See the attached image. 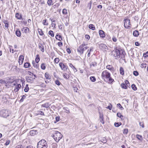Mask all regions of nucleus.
Listing matches in <instances>:
<instances>
[{
	"instance_id": "nucleus-4",
	"label": "nucleus",
	"mask_w": 148,
	"mask_h": 148,
	"mask_svg": "<svg viewBox=\"0 0 148 148\" xmlns=\"http://www.w3.org/2000/svg\"><path fill=\"white\" fill-rule=\"evenodd\" d=\"M11 114L10 111L6 110H3L0 112V115L3 117L6 118Z\"/></svg>"
},
{
	"instance_id": "nucleus-20",
	"label": "nucleus",
	"mask_w": 148,
	"mask_h": 148,
	"mask_svg": "<svg viewBox=\"0 0 148 148\" xmlns=\"http://www.w3.org/2000/svg\"><path fill=\"white\" fill-rule=\"evenodd\" d=\"M22 30L25 33H27L29 32V29L27 27H24L23 28Z\"/></svg>"
},
{
	"instance_id": "nucleus-59",
	"label": "nucleus",
	"mask_w": 148,
	"mask_h": 148,
	"mask_svg": "<svg viewBox=\"0 0 148 148\" xmlns=\"http://www.w3.org/2000/svg\"><path fill=\"white\" fill-rule=\"evenodd\" d=\"M26 97V96L23 95L22 96V98L20 100V101L23 102V101L24 99H25Z\"/></svg>"
},
{
	"instance_id": "nucleus-6",
	"label": "nucleus",
	"mask_w": 148,
	"mask_h": 148,
	"mask_svg": "<svg viewBox=\"0 0 148 148\" xmlns=\"http://www.w3.org/2000/svg\"><path fill=\"white\" fill-rule=\"evenodd\" d=\"M89 47L87 46H85L84 47L82 46H79L77 49V52L79 53L80 55L83 54L84 52Z\"/></svg>"
},
{
	"instance_id": "nucleus-11",
	"label": "nucleus",
	"mask_w": 148,
	"mask_h": 148,
	"mask_svg": "<svg viewBox=\"0 0 148 148\" xmlns=\"http://www.w3.org/2000/svg\"><path fill=\"white\" fill-rule=\"evenodd\" d=\"M99 33L101 37L103 38L105 37V34L104 32L102 30H99Z\"/></svg>"
},
{
	"instance_id": "nucleus-24",
	"label": "nucleus",
	"mask_w": 148,
	"mask_h": 148,
	"mask_svg": "<svg viewBox=\"0 0 148 148\" xmlns=\"http://www.w3.org/2000/svg\"><path fill=\"white\" fill-rule=\"evenodd\" d=\"M30 66V64L29 62H26L25 63L24 65V67L26 68H29Z\"/></svg>"
},
{
	"instance_id": "nucleus-29",
	"label": "nucleus",
	"mask_w": 148,
	"mask_h": 148,
	"mask_svg": "<svg viewBox=\"0 0 148 148\" xmlns=\"http://www.w3.org/2000/svg\"><path fill=\"white\" fill-rule=\"evenodd\" d=\"M45 76L47 79H50V76L47 73H45Z\"/></svg>"
},
{
	"instance_id": "nucleus-50",
	"label": "nucleus",
	"mask_w": 148,
	"mask_h": 148,
	"mask_svg": "<svg viewBox=\"0 0 148 148\" xmlns=\"http://www.w3.org/2000/svg\"><path fill=\"white\" fill-rule=\"evenodd\" d=\"M55 84L58 85H60L61 84L60 82L58 80H56L55 81Z\"/></svg>"
},
{
	"instance_id": "nucleus-9",
	"label": "nucleus",
	"mask_w": 148,
	"mask_h": 148,
	"mask_svg": "<svg viewBox=\"0 0 148 148\" xmlns=\"http://www.w3.org/2000/svg\"><path fill=\"white\" fill-rule=\"evenodd\" d=\"M59 65L61 69L64 70H66L68 68V66L66 64L62 63H60Z\"/></svg>"
},
{
	"instance_id": "nucleus-10",
	"label": "nucleus",
	"mask_w": 148,
	"mask_h": 148,
	"mask_svg": "<svg viewBox=\"0 0 148 148\" xmlns=\"http://www.w3.org/2000/svg\"><path fill=\"white\" fill-rule=\"evenodd\" d=\"M26 79L27 82L29 83H32L34 79H35V77L33 78V77H26Z\"/></svg>"
},
{
	"instance_id": "nucleus-61",
	"label": "nucleus",
	"mask_w": 148,
	"mask_h": 148,
	"mask_svg": "<svg viewBox=\"0 0 148 148\" xmlns=\"http://www.w3.org/2000/svg\"><path fill=\"white\" fill-rule=\"evenodd\" d=\"M6 83V82L5 80H3L2 79L0 80V83L1 84H5Z\"/></svg>"
},
{
	"instance_id": "nucleus-22",
	"label": "nucleus",
	"mask_w": 148,
	"mask_h": 148,
	"mask_svg": "<svg viewBox=\"0 0 148 148\" xmlns=\"http://www.w3.org/2000/svg\"><path fill=\"white\" fill-rule=\"evenodd\" d=\"M56 38L57 40L59 41H61L62 40V36L61 35H57L56 36Z\"/></svg>"
},
{
	"instance_id": "nucleus-23",
	"label": "nucleus",
	"mask_w": 148,
	"mask_h": 148,
	"mask_svg": "<svg viewBox=\"0 0 148 148\" xmlns=\"http://www.w3.org/2000/svg\"><path fill=\"white\" fill-rule=\"evenodd\" d=\"M88 27H89V28H90V29H92L93 30H95V26L93 24H90L89 25Z\"/></svg>"
},
{
	"instance_id": "nucleus-31",
	"label": "nucleus",
	"mask_w": 148,
	"mask_h": 148,
	"mask_svg": "<svg viewBox=\"0 0 148 148\" xmlns=\"http://www.w3.org/2000/svg\"><path fill=\"white\" fill-rule=\"evenodd\" d=\"M136 138L142 141L143 140L142 136L139 134H137L136 135Z\"/></svg>"
},
{
	"instance_id": "nucleus-2",
	"label": "nucleus",
	"mask_w": 148,
	"mask_h": 148,
	"mask_svg": "<svg viewBox=\"0 0 148 148\" xmlns=\"http://www.w3.org/2000/svg\"><path fill=\"white\" fill-rule=\"evenodd\" d=\"M112 55L116 59H118L119 58H122L123 60H125V55L122 52L121 53L120 51L118 49L114 50L112 52Z\"/></svg>"
},
{
	"instance_id": "nucleus-47",
	"label": "nucleus",
	"mask_w": 148,
	"mask_h": 148,
	"mask_svg": "<svg viewBox=\"0 0 148 148\" xmlns=\"http://www.w3.org/2000/svg\"><path fill=\"white\" fill-rule=\"evenodd\" d=\"M37 115L40 114L41 115H44V113L43 112L40 111H38L36 113Z\"/></svg>"
},
{
	"instance_id": "nucleus-33",
	"label": "nucleus",
	"mask_w": 148,
	"mask_h": 148,
	"mask_svg": "<svg viewBox=\"0 0 148 148\" xmlns=\"http://www.w3.org/2000/svg\"><path fill=\"white\" fill-rule=\"evenodd\" d=\"M49 104L48 103H45L42 105V107L47 108L49 107Z\"/></svg>"
},
{
	"instance_id": "nucleus-40",
	"label": "nucleus",
	"mask_w": 148,
	"mask_h": 148,
	"mask_svg": "<svg viewBox=\"0 0 148 148\" xmlns=\"http://www.w3.org/2000/svg\"><path fill=\"white\" fill-rule=\"evenodd\" d=\"M97 63L95 62H92L90 64V67L93 66V67H95L97 66Z\"/></svg>"
},
{
	"instance_id": "nucleus-26",
	"label": "nucleus",
	"mask_w": 148,
	"mask_h": 148,
	"mask_svg": "<svg viewBox=\"0 0 148 148\" xmlns=\"http://www.w3.org/2000/svg\"><path fill=\"white\" fill-rule=\"evenodd\" d=\"M120 72L121 74L122 75H124V71L123 70V69L122 67H121L120 68Z\"/></svg>"
},
{
	"instance_id": "nucleus-39",
	"label": "nucleus",
	"mask_w": 148,
	"mask_h": 148,
	"mask_svg": "<svg viewBox=\"0 0 148 148\" xmlns=\"http://www.w3.org/2000/svg\"><path fill=\"white\" fill-rule=\"evenodd\" d=\"M90 79L92 82H95L96 81V78L94 76H91L90 77Z\"/></svg>"
},
{
	"instance_id": "nucleus-34",
	"label": "nucleus",
	"mask_w": 148,
	"mask_h": 148,
	"mask_svg": "<svg viewBox=\"0 0 148 148\" xmlns=\"http://www.w3.org/2000/svg\"><path fill=\"white\" fill-rule=\"evenodd\" d=\"M47 20L46 19H45L42 21V24L43 25H48V23L47 22Z\"/></svg>"
},
{
	"instance_id": "nucleus-15",
	"label": "nucleus",
	"mask_w": 148,
	"mask_h": 148,
	"mask_svg": "<svg viewBox=\"0 0 148 148\" xmlns=\"http://www.w3.org/2000/svg\"><path fill=\"white\" fill-rule=\"evenodd\" d=\"M18 60L19 64H20V61H21V64H22L23 61L24 56H20L19 57Z\"/></svg>"
},
{
	"instance_id": "nucleus-57",
	"label": "nucleus",
	"mask_w": 148,
	"mask_h": 148,
	"mask_svg": "<svg viewBox=\"0 0 148 148\" xmlns=\"http://www.w3.org/2000/svg\"><path fill=\"white\" fill-rule=\"evenodd\" d=\"M128 130L127 129H125L124 130L123 133L124 134H127L128 133Z\"/></svg>"
},
{
	"instance_id": "nucleus-19",
	"label": "nucleus",
	"mask_w": 148,
	"mask_h": 148,
	"mask_svg": "<svg viewBox=\"0 0 148 148\" xmlns=\"http://www.w3.org/2000/svg\"><path fill=\"white\" fill-rule=\"evenodd\" d=\"M62 13L64 15L65 17H67V10L66 9H64L63 10Z\"/></svg>"
},
{
	"instance_id": "nucleus-45",
	"label": "nucleus",
	"mask_w": 148,
	"mask_h": 148,
	"mask_svg": "<svg viewBox=\"0 0 148 148\" xmlns=\"http://www.w3.org/2000/svg\"><path fill=\"white\" fill-rule=\"evenodd\" d=\"M124 83L127 87H129V86H130V83L127 80H125V81Z\"/></svg>"
},
{
	"instance_id": "nucleus-44",
	"label": "nucleus",
	"mask_w": 148,
	"mask_h": 148,
	"mask_svg": "<svg viewBox=\"0 0 148 148\" xmlns=\"http://www.w3.org/2000/svg\"><path fill=\"white\" fill-rule=\"evenodd\" d=\"M121 125V123H115L114 124V125L116 127H119L120 125Z\"/></svg>"
},
{
	"instance_id": "nucleus-5",
	"label": "nucleus",
	"mask_w": 148,
	"mask_h": 148,
	"mask_svg": "<svg viewBox=\"0 0 148 148\" xmlns=\"http://www.w3.org/2000/svg\"><path fill=\"white\" fill-rule=\"evenodd\" d=\"M62 137L61 134L58 132H55L54 135L53 136V137L57 143L59 142Z\"/></svg>"
},
{
	"instance_id": "nucleus-48",
	"label": "nucleus",
	"mask_w": 148,
	"mask_h": 148,
	"mask_svg": "<svg viewBox=\"0 0 148 148\" xmlns=\"http://www.w3.org/2000/svg\"><path fill=\"white\" fill-rule=\"evenodd\" d=\"M52 146L53 148H57V144L56 143H53L52 144Z\"/></svg>"
},
{
	"instance_id": "nucleus-49",
	"label": "nucleus",
	"mask_w": 148,
	"mask_h": 148,
	"mask_svg": "<svg viewBox=\"0 0 148 148\" xmlns=\"http://www.w3.org/2000/svg\"><path fill=\"white\" fill-rule=\"evenodd\" d=\"M106 68L109 70H111L113 69L112 66L110 65H108L106 66Z\"/></svg>"
},
{
	"instance_id": "nucleus-55",
	"label": "nucleus",
	"mask_w": 148,
	"mask_h": 148,
	"mask_svg": "<svg viewBox=\"0 0 148 148\" xmlns=\"http://www.w3.org/2000/svg\"><path fill=\"white\" fill-rule=\"evenodd\" d=\"M146 64L145 63H143L141 64L140 66L142 67V68H145L146 67Z\"/></svg>"
},
{
	"instance_id": "nucleus-3",
	"label": "nucleus",
	"mask_w": 148,
	"mask_h": 148,
	"mask_svg": "<svg viewBox=\"0 0 148 148\" xmlns=\"http://www.w3.org/2000/svg\"><path fill=\"white\" fill-rule=\"evenodd\" d=\"M47 143L44 139H42L38 143L37 148H47Z\"/></svg>"
},
{
	"instance_id": "nucleus-17",
	"label": "nucleus",
	"mask_w": 148,
	"mask_h": 148,
	"mask_svg": "<svg viewBox=\"0 0 148 148\" xmlns=\"http://www.w3.org/2000/svg\"><path fill=\"white\" fill-rule=\"evenodd\" d=\"M133 35L134 36L138 37L139 35L138 32L137 30H135L133 32Z\"/></svg>"
},
{
	"instance_id": "nucleus-13",
	"label": "nucleus",
	"mask_w": 148,
	"mask_h": 148,
	"mask_svg": "<svg viewBox=\"0 0 148 148\" xmlns=\"http://www.w3.org/2000/svg\"><path fill=\"white\" fill-rule=\"evenodd\" d=\"M30 135L32 136H34L37 134L38 132L36 130H32L29 132Z\"/></svg>"
},
{
	"instance_id": "nucleus-1",
	"label": "nucleus",
	"mask_w": 148,
	"mask_h": 148,
	"mask_svg": "<svg viewBox=\"0 0 148 148\" xmlns=\"http://www.w3.org/2000/svg\"><path fill=\"white\" fill-rule=\"evenodd\" d=\"M101 76L105 81L109 84L112 83L114 80L110 77V74L107 71H103L102 73Z\"/></svg>"
},
{
	"instance_id": "nucleus-16",
	"label": "nucleus",
	"mask_w": 148,
	"mask_h": 148,
	"mask_svg": "<svg viewBox=\"0 0 148 148\" xmlns=\"http://www.w3.org/2000/svg\"><path fill=\"white\" fill-rule=\"evenodd\" d=\"M38 31L39 35L41 36H45V35L42 30L41 29H38Z\"/></svg>"
},
{
	"instance_id": "nucleus-28",
	"label": "nucleus",
	"mask_w": 148,
	"mask_h": 148,
	"mask_svg": "<svg viewBox=\"0 0 148 148\" xmlns=\"http://www.w3.org/2000/svg\"><path fill=\"white\" fill-rule=\"evenodd\" d=\"M93 49V48L92 47H90V48L88 49L87 51L88 52V57L90 56V53Z\"/></svg>"
},
{
	"instance_id": "nucleus-7",
	"label": "nucleus",
	"mask_w": 148,
	"mask_h": 148,
	"mask_svg": "<svg viewBox=\"0 0 148 148\" xmlns=\"http://www.w3.org/2000/svg\"><path fill=\"white\" fill-rule=\"evenodd\" d=\"M96 45L97 46H99V48L104 51H106L108 49V47L104 44L101 43L100 44L98 42L96 43Z\"/></svg>"
},
{
	"instance_id": "nucleus-52",
	"label": "nucleus",
	"mask_w": 148,
	"mask_h": 148,
	"mask_svg": "<svg viewBox=\"0 0 148 148\" xmlns=\"http://www.w3.org/2000/svg\"><path fill=\"white\" fill-rule=\"evenodd\" d=\"M144 57L145 58H147L148 57V51L145 53H144L143 54Z\"/></svg>"
},
{
	"instance_id": "nucleus-27",
	"label": "nucleus",
	"mask_w": 148,
	"mask_h": 148,
	"mask_svg": "<svg viewBox=\"0 0 148 148\" xmlns=\"http://www.w3.org/2000/svg\"><path fill=\"white\" fill-rule=\"evenodd\" d=\"M32 64L35 68H38V65L37 63H35L34 61H33L32 62Z\"/></svg>"
},
{
	"instance_id": "nucleus-64",
	"label": "nucleus",
	"mask_w": 148,
	"mask_h": 148,
	"mask_svg": "<svg viewBox=\"0 0 148 148\" xmlns=\"http://www.w3.org/2000/svg\"><path fill=\"white\" fill-rule=\"evenodd\" d=\"M85 38L86 39H88V40H89L90 38V36L88 35V34L86 35L85 36Z\"/></svg>"
},
{
	"instance_id": "nucleus-25",
	"label": "nucleus",
	"mask_w": 148,
	"mask_h": 148,
	"mask_svg": "<svg viewBox=\"0 0 148 148\" xmlns=\"http://www.w3.org/2000/svg\"><path fill=\"white\" fill-rule=\"evenodd\" d=\"M16 34L18 37H20L21 36V33L20 31L18 29L16 30L15 32Z\"/></svg>"
},
{
	"instance_id": "nucleus-54",
	"label": "nucleus",
	"mask_w": 148,
	"mask_h": 148,
	"mask_svg": "<svg viewBox=\"0 0 148 148\" xmlns=\"http://www.w3.org/2000/svg\"><path fill=\"white\" fill-rule=\"evenodd\" d=\"M133 74L135 76H137L139 74L138 71H134L133 72Z\"/></svg>"
},
{
	"instance_id": "nucleus-58",
	"label": "nucleus",
	"mask_w": 148,
	"mask_h": 148,
	"mask_svg": "<svg viewBox=\"0 0 148 148\" xmlns=\"http://www.w3.org/2000/svg\"><path fill=\"white\" fill-rule=\"evenodd\" d=\"M107 108L109 109V110H111L112 108V105L111 104H110V105L106 108Z\"/></svg>"
},
{
	"instance_id": "nucleus-56",
	"label": "nucleus",
	"mask_w": 148,
	"mask_h": 148,
	"mask_svg": "<svg viewBox=\"0 0 148 148\" xmlns=\"http://www.w3.org/2000/svg\"><path fill=\"white\" fill-rule=\"evenodd\" d=\"M139 125L140 126L142 127L143 128H144V123L143 122H139Z\"/></svg>"
},
{
	"instance_id": "nucleus-21",
	"label": "nucleus",
	"mask_w": 148,
	"mask_h": 148,
	"mask_svg": "<svg viewBox=\"0 0 148 148\" xmlns=\"http://www.w3.org/2000/svg\"><path fill=\"white\" fill-rule=\"evenodd\" d=\"M100 121L103 124H104V122L103 121V115L102 114H100Z\"/></svg>"
},
{
	"instance_id": "nucleus-60",
	"label": "nucleus",
	"mask_w": 148,
	"mask_h": 148,
	"mask_svg": "<svg viewBox=\"0 0 148 148\" xmlns=\"http://www.w3.org/2000/svg\"><path fill=\"white\" fill-rule=\"evenodd\" d=\"M58 46L60 47H61L62 46V43L61 42H59L58 43Z\"/></svg>"
},
{
	"instance_id": "nucleus-53",
	"label": "nucleus",
	"mask_w": 148,
	"mask_h": 148,
	"mask_svg": "<svg viewBox=\"0 0 148 148\" xmlns=\"http://www.w3.org/2000/svg\"><path fill=\"white\" fill-rule=\"evenodd\" d=\"M60 60L58 58H56L55 59L54 62H55L58 63L59 61Z\"/></svg>"
},
{
	"instance_id": "nucleus-43",
	"label": "nucleus",
	"mask_w": 148,
	"mask_h": 148,
	"mask_svg": "<svg viewBox=\"0 0 148 148\" xmlns=\"http://www.w3.org/2000/svg\"><path fill=\"white\" fill-rule=\"evenodd\" d=\"M41 68L42 69L45 70L46 69V66L44 63H42L41 66Z\"/></svg>"
},
{
	"instance_id": "nucleus-41",
	"label": "nucleus",
	"mask_w": 148,
	"mask_h": 148,
	"mask_svg": "<svg viewBox=\"0 0 148 148\" xmlns=\"http://www.w3.org/2000/svg\"><path fill=\"white\" fill-rule=\"evenodd\" d=\"M131 87L132 89L134 90H137V88L136 87V85L134 84H133L131 85Z\"/></svg>"
},
{
	"instance_id": "nucleus-63",
	"label": "nucleus",
	"mask_w": 148,
	"mask_h": 148,
	"mask_svg": "<svg viewBox=\"0 0 148 148\" xmlns=\"http://www.w3.org/2000/svg\"><path fill=\"white\" fill-rule=\"evenodd\" d=\"M69 67L71 68L72 69H73L74 68V66L71 63H69Z\"/></svg>"
},
{
	"instance_id": "nucleus-8",
	"label": "nucleus",
	"mask_w": 148,
	"mask_h": 148,
	"mask_svg": "<svg viewBox=\"0 0 148 148\" xmlns=\"http://www.w3.org/2000/svg\"><path fill=\"white\" fill-rule=\"evenodd\" d=\"M123 21L124 22V25L125 28L127 29L131 28V27L130 26V22L129 19H125Z\"/></svg>"
},
{
	"instance_id": "nucleus-35",
	"label": "nucleus",
	"mask_w": 148,
	"mask_h": 148,
	"mask_svg": "<svg viewBox=\"0 0 148 148\" xmlns=\"http://www.w3.org/2000/svg\"><path fill=\"white\" fill-rule=\"evenodd\" d=\"M101 141L103 143H105L107 142V140L105 137H103L101 139Z\"/></svg>"
},
{
	"instance_id": "nucleus-38",
	"label": "nucleus",
	"mask_w": 148,
	"mask_h": 148,
	"mask_svg": "<svg viewBox=\"0 0 148 148\" xmlns=\"http://www.w3.org/2000/svg\"><path fill=\"white\" fill-rule=\"evenodd\" d=\"M48 34L52 37H54V35L53 32L52 30H50L49 31Z\"/></svg>"
},
{
	"instance_id": "nucleus-12",
	"label": "nucleus",
	"mask_w": 148,
	"mask_h": 148,
	"mask_svg": "<svg viewBox=\"0 0 148 148\" xmlns=\"http://www.w3.org/2000/svg\"><path fill=\"white\" fill-rule=\"evenodd\" d=\"M21 87V85L20 84H17L15 86L14 89V91L15 92H17Z\"/></svg>"
},
{
	"instance_id": "nucleus-46",
	"label": "nucleus",
	"mask_w": 148,
	"mask_h": 148,
	"mask_svg": "<svg viewBox=\"0 0 148 148\" xmlns=\"http://www.w3.org/2000/svg\"><path fill=\"white\" fill-rule=\"evenodd\" d=\"M58 25V27H59V28L60 29L62 30L63 28V24L62 23H61V24L59 23Z\"/></svg>"
},
{
	"instance_id": "nucleus-42",
	"label": "nucleus",
	"mask_w": 148,
	"mask_h": 148,
	"mask_svg": "<svg viewBox=\"0 0 148 148\" xmlns=\"http://www.w3.org/2000/svg\"><path fill=\"white\" fill-rule=\"evenodd\" d=\"M60 119V117L59 116H56L55 118L56 121H54V123H56L57 122L59 121Z\"/></svg>"
},
{
	"instance_id": "nucleus-36",
	"label": "nucleus",
	"mask_w": 148,
	"mask_h": 148,
	"mask_svg": "<svg viewBox=\"0 0 148 148\" xmlns=\"http://www.w3.org/2000/svg\"><path fill=\"white\" fill-rule=\"evenodd\" d=\"M52 0H48L47 3L48 5L49 6H51V5H53V3Z\"/></svg>"
},
{
	"instance_id": "nucleus-32",
	"label": "nucleus",
	"mask_w": 148,
	"mask_h": 148,
	"mask_svg": "<svg viewBox=\"0 0 148 148\" xmlns=\"http://www.w3.org/2000/svg\"><path fill=\"white\" fill-rule=\"evenodd\" d=\"M40 60V58L38 55H36V57L35 59V61L36 63H38Z\"/></svg>"
},
{
	"instance_id": "nucleus-18",
	"label": "nucleus",
	"mask_w": 148,
	"mask_h": 148,
	"mask_svg": "<svg viewBox=\"0 0 148 148\" xmlns=\"http://www.w3.org/2000/svg\"><path fill=\"white\" fill-rule=\"evenodd\" d=\"M15 17L18 19L22 18V16L21 14L19 15L18 13H16L15 15Z\"/></svg>"
},
{
	"instance_id": "nucleus-37",
	"label": "nucleus",
	"mask_w": 148,
	"mask_h": 148,
	"mask_svg": "<svg viewBox=\"0 0 148 148\" xmlns=\"http://www.w3.org/2000/svg\"><path fill=\"white\" fill-rule=\"evenodd\" d=\"M117 116L121 118V119H123V116L120 113H118L117 114Z\"/></svg>"
},
{
	"instance_id": "nucleus-51",
	"label": "nucleus",
	"mask_w": 148,
	"mask_h": 148,
	"mask_svg": "<svg viewBox=\"0 0 148 148\" xmlns=\"http://www.w3.org/2000/svg\"><path fill=\"white\" fill-rule=\"evenodd\" d=\"M51 22H52V23H51V26L52 27H55L56 26V24L54 23H53V22H54L55 21L54 20V21H52V20H51Z\"/></svg>"
},
{
	"instance_id": "nucleus-62",
	"label": "nucleus",
	"mask_w": 148,
	"mask_h": 148,
	"mask_svg": "<svg viewBox=\"0 0 148 148\" xmlns=\"http://www.w3.org/2000/svg\"><path fill=\"white\" fill-rule=\"evenodd\" d=\"M29 90V88L28 87H25L24 89V91L25 92H27Z\"/></svg>"
},
{
	"instance_id": "nucleus-14",
	"label": "nucleus",
	"mask_w": 148,
	"mask_h": 148,
	"mask_svg": "<svg viewBox=\"0 0 148 148\" xmlns=\"http://www.w3.org/2000/svg\"><path fill=\"white\" fill-rule=\"evenodd\" d=\"M38 47L42 52H44L45 51L44 47L42 45V44H40L38 45Z\"/></svg>"
},
{
	"instance_id": "nucleus-30",
	"label": "nucleus",
	"mask_w": 148,
	"mask_h": 148,
	"mask_svg": "<svg viewBox=\"0 0 148 148\" xmlns=\"http://www.w3.org/2000/svg\"><path fill=\"white\" fill-rule=\"evenodd\" d=\"M121 87L124 89H126L127 88V86L124 83H122L121 84Z\"/></svg>"
}]
</instances>
